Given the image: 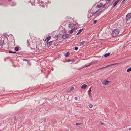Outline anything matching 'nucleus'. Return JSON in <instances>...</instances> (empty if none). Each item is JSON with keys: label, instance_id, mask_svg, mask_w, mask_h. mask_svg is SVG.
I'll return each instance as SVG.
<instances>
[{"label": "nucleus", "instance_id": "obj_1", "mask_svg": "<svg viewBox=\"0 0 131 131\" xmlns=\"http://www.w3.org/2000/svg\"><path fill=\"white\" fill-rule=\"evenodd\" d=\"M119 31L117 29H115L112 30V36L113 37H115L117 36L119 34Z\"/></svg>", "mask_w": 131, "mask_h": 131}, {"label": "nucleus", "instance_id": "obj_2", "mask_svg": "<svg viewBox=\"0 0 131 131\" xmlns=\"http://www.w3.org/2000/svg\"><path fill=\"white\" fill-rule=\"evenodd\" d=\"M131 18V13H128L126 16V21H128Z\"/></svg>", "mask_w": 131, "mask_h": 131}, {"label": "nucleus", "instance_id": "obj_3", "mask_svg": "<svg viewBox=\"0 0 131 131\" xmlns=\"http://www.w3.org/2000/svg\"><path fill=\"white\" fill-rule=\"evenodd\" d=\"M55 42H56V41H55L53 40L52 41H50L49 42H47V43H46V44H47L46 45L47 46V47H50V45H54V44H52L53 42H54V43Z\"/></svg>", "mask_w": 131, "mask_h": 131}, {"label": "nucleus", "instance_id": "obj_4", "mask_svg": "<svg viewBox=\"0 0 131 131\" xmlns=\"http://www.w3.org/2000/svg\"><path fill=\"white\" fill-rule=\"evenodd\" d=\"M95 63L94 62H92L90 63L89 64L86 65L85 66L82 67V68L79 69V70H81L82 68H83L85 67H88L94 64Z\"/></svg>", "mask_w": 131, "mask_h": 131}, {"label": "nucleus", "instance_id": "obj_5", "mask_svg": "<svg viewBox=\"0 0 131 131\" xmlns=\"http://www.w3.org/2000/svg\"><path fill=\"white\" fill-rule=\"evenodd\" d=\"M51 38V37L50 36L47 37L45 41V43H46L48 42V41Z\"/></svg>", "mask_w": 131, "mask_h": 131}, {"label": "nucleus", "instance_id": "obj_6", "mask_svg": "<svg viewBox=\"0 0 131 131\" xmlns=\"http://www.w3.org/2000/svg\"><path fill=\"white\" fill-rule=\"evenodd\" d=\"M70 36L69 34H64L62 37V38L63 39H66L67 38Z\"/></svg>", "mask_w": 131, "mask_h": 131}, {"label": "nucleus", "instance_id": "obj_7", "mask_svg": "<svg viewBox=\"0 0 131 131\" xmlns=\"http://www.w3.org/2000/svg\"><path fill=\"white\" fill-rule=\"evenodd\" d=\"M102 11V10L101 9H99V10H98L97 11H96L92 15V16H95V15H96L100 12H101Z\"/></svg>", "mask_w": 131, "mask_h": 131}, {"label": "nucleus", "instance_id": "obj_8", "mask_svg": "<svg viewBox=\"0 0 131 131\" xmlns=\"http://www.w3.org/2000/svg\"><path fill=\"white\" fill-rule=\"evenodd\" d=\"M119 64V63H116L114 64H111V65H109L107 66L106 67H104L103 68H101L99 69H97V70H99L101 69H102L103 68H107V67H109L111 66H113V65H116V64Z\"/></svg>", "mask_w": 131, "mask_h": 131}, {"label": "nucleus", "instance_id": "obj_9", "mask_svg": "<svg viewBox=\"0 0 131 131\" xmlns=\"http://www.w3.org/2000/svg\"><path fill=\"white\" fill-rule=\"evenodd\" d=\"M4 41L3 40L0 39V46L2 47L4 44Z\"/></svg>", "mask_w": 131, "mask_h": 131}, {"label": "nucleus", "instance_id": "obj_10", "mask_svg": "<svg viewBox=\"0 0 131 131\" xmlns=\"http://www.w3.org/2000/svg\"><path fill=\"white\" fill-rule=\"evenodd\" d=\"M41 46V43H40V44H39L37 45V48L39 50H41L42 49V47H41L40 46V47H39V46Z\"/></svg>", "mask_w": 131, "mask_h": 131}, {"label": "nucleus", "instance_id": "obj_11", "mask_svg": "<svg viewBox=\"0 0 131 131\" xmlns=\"http://www.w3.org/2000/svg\"><path fill=\"white\" fill-rule=\"evenodd\" d=\"M109 82L110 81H109L105 80L104 81V82H102V83L103 85H106L108 84Z\"/></svg>", "mask_w": 131, "mask_h": 131}, {"label": "nucleus", "instance_id": "obj_12", "mask_svg": "<svg viewBox=\"0 0 131 131\" xmlns=\"http://www.w3.org/2000/svg\"><path fill=\"white\" fill-rule=\"evenodd\" d=\"M64 55L66 57H68L70 55V53L69 52H67V53H64Z\"/></svg>", "mask_w": 131, "mask_h": 131}, {"label": "nucleus", "instance_id": "obj_13", "mask_svg": "<svg viewBox=\"0 0 131 131\" xmlns=\"http://www.w3.org/2000/svg\"><path fill=\"white\" fill-rule=\"evenodd\" d=\"M120 0H117L113 4V7H114L120 1Z\"/></svg>", "mask_w": 131, "mask_h": 131}, {"label": "nucleus", "instance_id": "obj_14", "mask_svg": "<svg viewBox=\"0 0 131 131\" xmlns=\"http://www.w3.org/2000/svg\"><path fill=\"white\" fill-rule=\"evenodd\" d=\"M103 6V4L102 3H100L99 5H97L96 7L98 8H100Z\"/></svg>", "mask_w": 131, "mask_h": 131}, {"label": "nucleus", "instance_id": "obj_15", "mask_svg": "<svg viewBox=\"0 0 131 131\" xmlns=\"http://www.w3.org/2000/svg\"><path fill=\"white\" fill-rule=\"evenodd\" d=\"M83 29H80L79 30V31L78 32L77 34L76 35H77L79 34L80 33H81V32H82V31L83 30Z\"/></svg>", "mask_w": 131, "mask_h": 131}, {"label": "nucleus", "instance_id": "obj_16", "mask_svg": "<svg viewBox=\"0 0 131 131\" xmlns=\"http://www.w3.org/2000/svg\"><path fill=\"white\" fill-rule=\"evenodd\" d=\"M87 86V85L85 84H83L81 87V88L85 89Z\"/></svg>", "mask_w": 131, "mask_h": 131}, {"label": "nucleus", "instance_id": "obj_17", "mask_svg": "<svg viewBox=\"0 0 131 131\" xmlns=\"http://www.w3.org/2000/svg\"><path fill=\"white\" fill-rule=\"evenodd\" d=\"M110 53H108L105 54L104 55V56L105 57H106L109 56L110 55Z\"/></svg>", "mask_w": 131, "mask_h": 131}, {"label": "nucleus", "instance_id": "obj_18", "mask_svg": "<svg viewBox=\"0 0 131 131\" xmlns=\"http://www.w3.org/2000/svg\"><path fill=\"white\" fill-rule=\"evenodd\" d=\"M73 25H72V23H70L69 24V27H70L72 28L73 26Z\"/></svg>", "mask_w": 131, "mask_h": 131}, {"label": "nucleus", "instance_id": "obj_19", "mask_svg": "<svg viewBox=\"0 0 131 131\" xmlns=\"http://www.w3.org/2000/svg\"><path fill=\"white\" fill-rule=\"evenodd\" d=\"M29 40H27V46H29L30 45V42H29Z\"/></svg>", "mask_w": 131, "mask_h": 131}, {"label": "nucleus", "instance_id": "obj_20", "mask_svg": "<svg viewBox=\"0 0 131 131\" xmlns=\"http://www.w3.org/2000/svg\"><path fill=\"white\" fill-rule=\"evenodd\" d=\"M11 5L12 6H14L16 5V3L15 2H13Z\"/></svg>", "mask_w": 131, "mask_h": 131}, {"label": "nucleus", "instance_id": "obj_21", "mask_svg": "<svg viewBox=\"0 0 131 131\" xmlns=\"http://www.w3.org/2000/svg\"><path fill=\"white\" fill-rule=\"evenodd\" d=\"M9 52L10 53H16V52L15 51H12L11 50H9Z\"/></svg>", "mask_w": 131, "mask_h": 131}, {"label": "nucleus", "instance_id": "obj_22", "mask_svg": "<svg viewBox=\"0 0 131 131\" xmlns=\"http://www.w3.org/2000/svg\"><path fill=\"white\" fill-rule=\"evenodd\" d=\"M14 49L16 51H18L19 50V48L18 47H15Z\"/></svg>", "mask_w": 131, "mask_h": 131}, {"label": "nucleus", "instance_id": "obj_23", "mask_svg": "<svg viewBox=\"0 0 131 131\" xmlns=\"http://www.w3.org/2000/svg\"><path fill=\"white\" fill-rule=\"evenodd\" d=\"M130 71H131V67L129 68L127 70V72H129Z\"/></svg>", "mask_w": 131, "mask_h": 131}, {"label": "nucleus", "instance_id": "obj_24", "mask_svg": "<svg viewBox=\"0 0 131 131\" xmlns=\"http://www.w3.org/2000/svg\"><path fill=\"white\" fill-rule=\"evenodd\" d=\"M27 64L28 65H29L30 64V61L29 60H28L27 61Z\"/></svg>", "mask_w": 131, "mask_h": 131}, {"label": "nucleus", "instance_id": "obj_25", "mask_svg": "<svg viewBox=\"0 0 131 131\" xmlns=\"http://www.w3.org/2000/svg\"><path fill=\"white\" fill-rule=\"evenodd\" d=\"M103 7L104 8H105L107 6V4L106 3H105L104 5H103Z\"/></svg>", "mask_w": 131, "mask_h": 131}, {"label": "nucleus", "instance_id": "obj_26", "mask_svg": "<svg viewBox=\"0 0 131 131\" xmlns=\"http://www.w3.org/2000/svg\"><path fill=\"white\" fill-rule=\"evenodd\" d=\"M85 41H83L81 42L80 43L82 45H83L84 44V43H85Z\"/></svg>", "mask_w": 131, "mask_h": 131}, {"label": "nucleus", "instance_id": "obj_27", "mask_svg": "<svg viewBox=\"0 0 131 131\" xmlns=\"http://www.w3.org/2000/svg\"><path fill=\"white\" fill-rule=\"evenodd\" d=\"M71 91L70 90V89L69 88L67 91V92L69 93L71 92Z\"/></svg>", "mask_w": 131, "mask_h": 131}, {"label": "nucleus", "instance_id": "obj_28", "mask_svg": "<svg viewBox=\"0 0 131 131\" xmlns=\"http://www.w3.org/2000/svg\"><path fill=\"white\" fill-rule=\"evenodd\" d=\"M89 107L90 108H92L93 107V106L92 105V104H90L89 105Z\"/></svg>", "mask_w": 131, "mask_h": 131}, {"label": "nucleus", "instance_id": "obj_29", "mask_svg": "<svg viewBox=\"0 0 131 131\" xmlns=\"http://www.w3.org/2000/svg\"><path fill=\"white\" fill-rule=\"evenodd\" d=\"M69 88L70 89V90H71V91L73 90L74 89V87H72L70 88Z\"/></svg>", "mask_w": 131, "mask_h": 131}, {"label": "nucleus", "instance_id": "obj_30", "mask_svg": "<svg viewBox=\"0 0 131 131\" xmlns=\"http://www.w3.org/2000/svg\"><path fill=\"white\" fill-rule=\"evenodd\" d=\"M74 60L73 59H72V60H68L67 61V62H71V61H74Z\"/></svg>", "mask_w": 131, "mask_h": 131}, {"label": "nucleus", "instance_id": "obj_31", "mask_svg": "<svg viewBox=\"0 0 131 131\" xmlns=\"http://www.w3.org/2000/svg\"><path fill=\"white\" fill-rule=\"evenodd\" d=\"M73 29H71L70 31V32H69V33L70 34H72V33H73Z\"/></svg>", "mask_w": 131, "mask_h": 131}, {"label": "nucleus", "instance_id": "obj_32", "mask_svg": "<svg viewBox=\"0 0 131 131\" xmlns=\"http://www.w3.org/2000/svg\"><path fill=\"white\" fill-rule=\"evenodd\" d=\"M125 1V0H123V1H122V2L121 3V4L122 5H123V4L124 3Z\"/></svg>", "mask_w": 131, "mask_h": 131}, {"label": "nucleus", "instance_id": "obj_33", "mask_svg": "<svg viewBox=\"0 0 131 131\" xmlns=\"http://www.w3.org/2000/svg\"><path fill=\"white\" fill-rule=\"evenodd\" d=\"M60 35H56L55 36L57 38V37H59L60 36Z\"/></svg>", "mask_w": 131, "mask_h": 131}, {"label": "nucleus", "instance_id": "obj_34", "mask_svg": "<svg viewBox=\"0 0 131 131\" xmlns=\"http://www.w3.org/2000/svg\"><path fill=\"white\" fill-rule=\"evenodd\" d=\"M77 29V28H75V27H74V28L72 29H73V31H75Z\"/></svg>", "mask_w": 131, "mask_h": 131}, {"label": "nucleus", "instance_id": "obj_35", "mask_svg": "<svg viewBox=\"0 0 131 131\" xmlns=\"http://www.w3.org/2000/svg\"><path fill=\"white\" fill-rule=\"evenodd\" d=\"M81 124V123H76V125H80Z\"/></svg>", "mask_w": 131, "mask_h": 131}, {"label": "nucleus", "instance_id": "obj_36", "mask_svg": "<svg viewBox=\"0 0 131 131\" xmlns=\"http://www.w3.org/2000/svg\"><path fill=\"white\" fill-rule=\"evenodd\" d=\"M97 22V20H95L94 21V24H96Z\"/></svg>", "mask_w": 131, "mask_h": 131}, {"label": "nucleus", "instance_id": "obj_37", "mask_svg": "<svg viewBox=\"0 0 131 131\" xmlns=\"http://www.w3.org/2000/svg\"><path fill=\"white\" fill-rule=\"evenodd\" d=\"M88 94L90 96H91V92H88Z\"/></svg>", "mask_w": 131, "mask_h": 131}, {"label": "nucleus", "instance_id": "obj_38", "mask_svg": "<svg viewBox=\"0 0 131 131\" xmlns=\"http://www.w3.org/2000/svg\"><path fill=\"white\" fill-rule=\"evenodd\" d=\"M91 87H90L89 89V90L88 91V92H90L91 91Z\"/></svg>", "mask_w": 131, "mask_h": 131}, {"label": "nucleus", "instance_id": "obj_39", "mask_svg": "<svg viewBox=\"0 0 131 131\" xmlns=\"http://www.w3.org/2000/svg\"><path fill=\"white\" fill-rule=\"evenodd\" d=\"M27 60H27V59H23V61H27Z\"/></svg>", "mask_w": 131, "mask_h": 131}, {"label": "nucleus", "instance_id": "obj_40", "mask_svg": "<svg viewBox=\"0 0 131 131\" xmlns=\"http://www.w3.org/2000/svg\"><path fill=\"white\" fill-rule=\"evenodd\" d=\"M78 47H75V48H74V49L76 50H78Z\"/></svg>", "mask_w": 131, "mask_h": 131}, {"label": "nucleus", "instance_id": "obj_41", "mask_svg": "<svg viewBox=\"0 0 131 131\" xmlns=\"http://www.w3.org/2000/svg\"><path fill=\"white\" fill-rule=\"evenodd\" d=\"M100 123H101V125H104V123H102V122H100Z\"/></svg>", "mask_w": 131, "mask_h": 131}, {"label": "nucleus", "instance_id": "obj_42", "mask_svg": "<svg viewBox=\"0 0 131 131\" xmlns=\"http://www.w3.org/2000/svg\"><path fill=\"white\" fill-rule=\"evenodd\" d=\"M31 4L32 5H35V4H34V2H31Z\"/></svg>", "mask_w": 131, "mask_h": 131}, {"label": "nucleus", "instance_id": "obj_43", "mask_svg": "<svg viewBox=\"0 0 131 131\" xmlns=\"http://www.w3.org/2000/svg\"><path fill=\"white\" fill-rule=\"evenodd\" d=\"M75 100H77V99H78V98L77 97H76L75 98Z\"/></svg>", "mask_w": 131, "mask_h": 131}, {"label": "nucleus", "instance_id": "obj_44", "mask_svg": "<svg viewBox=\"0 0 131 131\" xmlns=\"http://www.w3.org/2000/svg\"><path fill=\"white\" fill-rule=\"evenodd\" d=\"M14 120H15L16 119V117L15 116H14Z\"/></svg>", "mask_w": 131, "mask_h": 131}, {"label": "nucleus", "instance_id": "obj_45", "mask_svg": "<svg viewBox=\"0 0 131 131\" xmlns=\"http://www.w3.org/2000/svg\"><path fill=\"white\" fill-rule=\"evenodd\" d=\"M28 2H29L30 3H31V0L29 1H28Z\"/></svg>", "mask_w": 131, "mask_h": 131}, {"label": "nucleus", "instance_id": "obj_46", "mask_svg": "<svg viewBox=\"0 0 131 131\" xmlns=\"http://www.w3.org/2000/svg\"><path fill=\"white\" fill-rule=\"evenodd\" d=\"M42 4H43V1H41V2Z\"/></svg>", "mask_w": 131, "mask_h": 131}, {"label": "nucleus", "instance_id": "obj_47", "mask_svg": "<svg viewBox=\"0 0 131 131\" xmlns=\"http://www.w3.org/2000/svg\"><path fill=\"white\" fill-rule=\"evenodd\" d=\"M12 1V0H8V1L9 2H11Z\"/></svg>", "mask_w": 131, "mask_h": 131}, {"label": "nucleus", "instance_id": "obj_48", "mask_svg": "<svg viewBox=\"0 0 131 131\" xmlns=\"http://www.w3.org/2000/svg\"><path fill=\"white\" fill-rule=\"evenodd\" d=\"M48 76H46V77H45L46 78H47L48 77Z\"/></svg>", "mask_w": 131, "mask_h": 131}, {"label": "nucleus", "instance_id": "obj_49", "mask_svg": "<svg viewBox=\"0 0 131 131\" xmlns=\"http://www.w3.org/2000/svg\"><path fill=\"white\" fill-rule=\"evenodd\" d=\"M131 129V128H129V130H130Z\"/></svg>", "mask_w": 131, "mask_h": 131}, {"label": "nucleus", "instance_id": "obj_50", "mask_svg": "<svg viewBox=\"0 0 131 131\" xmlns=\"http://www.w3.org/2000/svg\"><path fill=\"white\" fill-rule=\"evenodd\" d=\"M115 0H113V1H114Z\"/></svg>", "mask_w": 131, "mask_h": 131}, {"label": "nucleus", "instance_id": "obj_51", "mask_svg": "<svg viewBox=\"0 0 131 131\" xmlns=\"http://www.w3.org/2000/svg\"><path fill=\"white\" fill-rule=\"evenodd\" d=\"M42 6H45L44 5H43Z\"/></svg>", "mask_w": 131, "mask_h": 131}, {"label": "nucleus", "instance_id": "obj_52", "mask_svg": "<svg viewBox=\"0 0 131 131\" xmlns=\"http://www.w3.org/2000/svg\"><path fill=\"white\" fill-rule=\"evenodd\" d=\"M42 6H45L44 5H43Z\"/></svg>", "mask_w": 131, "mask_h": 131}, {"label": "nucleus", "instance_id": "obj_53", "mask_svg": "<svg viewBox=\"0 0 131 131\" xmlns=\"http://www.w3.org/2000/svg\"><path fill=\"white\" fill-rule=\"evenodd\" d=\"M77 24H78L77 23H76Z\"/></svg>", "mask_w": 131, "mask_h": 131}]
</instances>
